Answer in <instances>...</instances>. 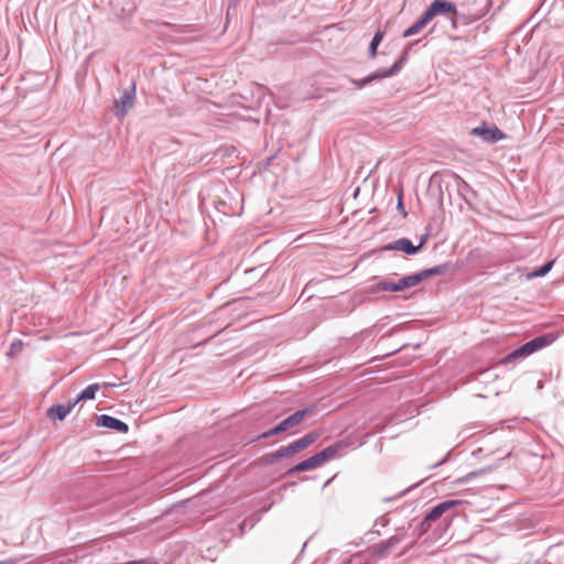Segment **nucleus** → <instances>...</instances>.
<instances>
[{
    "instance_id": "obj_1",
    "label": "nucleus",
    "mask_w": 564,
    "mask_h": 564,
    "mask_svg": "<svg viewBox=\"0 0 564 564\" xmlns=\"http://www.w3.org/2000/svg\"><path fill=\"white\" fill-rule=\"evenodd\" d=\"M317 412L316 405H310L306 408H303L301 410L295 411L288 417H285L283 421H281L279 424H276L274 427L270 429L269 431L260 434L257 438H269L271 436L278 435L283 432L291 431L292 429L296 427L305 417L315 415Z\"/></svg>"
},
{
    "instance_id": "obj_2",
    "label": "nucleus",
    "mask_w": 564,
    "mask_h": 564,
    "mask_svg": "<svg viewBox=\"0 0 564 564\" xmlns=\"http://www.w3.org/2000/svg\"><path fill=\"white\" fill-rule=\"evenodd\" d=\"M416 43L415 42H412L410 43L405 48L404 51L402 52L401 56L399 57V59L389 68H381V69H378L376 72H373L372 74L366 76L365 78L362 79H350V82L356 85V87L358 89H362L366 85L375 82V80H379V79H383V78H387V77H391L395 74H398L402 67L404 66V64L406 63L408 61V57H409V53L411 51V47L412 45H414Z\"/></svg>"
},
{
    "instance_id": "obj_3",
    "label": "nucleus",
    "mask_w": 564,
    "mask_h": 564,
    "mask_svg": "<svg viewBox=\"0 0 564 564\" xmlns=\"http://www.w3.org/2000/svg\"><path fill=\"white\" fill-rule=\"evenodd\" d=\"M431 21L437 17L443 15L445 19L451 21L452 28L457 29V15L458 11L456 4L448 0H434L425 10Z\"/></svg>"
},
{
    "instance_id": "obj_4",
    "label": "nucleus",
    "mask_w": 564,
    "mask_h": 564,
    "mask_svg": "<svg viewBox=\"0 0 564 564\" xmlns=\"http://www.w3.org/2000/svg\"><path fill=\"white\" fill-rule=\"evenodd\" d=\"M135 83L123 91L120 99L115 101V112L118 118H123L133 107L135 100Z\"/></svg>"
},
{
    "instance_id": "obj_5",
    "label": "nucleus",
    "mask_w": 564,
    "mask_h": 564,
    "mask_svg": "<svg viewBox=\"0 0 564 564\" xmlns=\"http://www.w3.org/2000/svg\"><path fill=\"white\" fill-rule=\"evenodd\" d=\"M404 540V533L400 532L399 530L397 533L392 536H390L388 540L376 544L372 550V555L376 558H383L386 557L397 545H399Z\"/></svg>"
},
{
    "instance_id": "obj_6",
    "label": "nucleus",
    "mask_w": 564,
    "mask_h": 564,
    "mask_svg": "<svg viewBox=\"0 0 564 564\" xmlns=\"http://www.w3.org/2000/svg\"><path fill=\"white\" fill-rule=\"evenodd\" d=\"M471 134L480 137L485 142L496 143L505 139L506 134L496 126L488 127L485 122L471 130Z\"/></svg>"
},
{
    "instance_id": "obj_7",
    "label": "nucleus",
    "mask_w": 564,
    "mask_h": 564,
    "mask_svg": "<svg viewBox=\"0 0 564 564\" xmlns=\"http://www.w3.org/2000/svg\"><path fill=\"white\" fill-rule=\"evenodd\" d=\"M96 425L106 427L109 430H115L122 434H126L129 432V426L127 423H124L123 421H121L117 417L110 416L108 414L98 415L96 417Z\"/></svg>"
},
{
    "instance_id": "obj_8",
    "label": "nucleus",
    "mask_w": 564,
    "mask_h": 564,
    "mask_svg": "<svg viewBox=\"0 0 564 564\" xmlns=\"http://www.w3.org/2000/svg\"><path fill=\"white\" fill-rule=\"evenodd\" d=\"M460 500H445L434 506L426 514V522H434L438 520L445 512L451 510L453 507L460 505Z\"/></svg>"
},
{
    "instance_id": "obj_9",
    "label": "nucleus",
    "mask_w": 564,
    "mask_h": 564,
    "mask_svg": "<svg viewBox=\"0 0 564 564\" xmlns=\"http://www.w3.org/2000/svg\"><path fill=\"white\" fill-rule=\"evenodd\" d=\"M382 251L401 250L406 254H415L419 251V247L414 246L408 238H400L393 242L382 246Z\"/></svg>"
},
{
    "instance_id": "obj_10",
    "label": "nucleus",
    "mask_w": 564,
    "mask_h": 564,
    "mask_svg": "<svg viewBox=\"0 0 564 564\" xmlns=\"http://www.w3.org/2000/svg\"><path fill=\"white\" fill-rule=\"evenodd\" d=\"M322 465H323V462L319 458V455L317 453V454L311 456L310 458H307V459L296 464L292 468H290L286 471V475L292 476V475H294L296 473H303V471H307V470H313V469H316V468L321 467Z\"/></svg>"
},
{
    "instance_id": "obj_11",
    "label": "nucleus",
    "mask_w": 564,
    "mask_h": 564,
    "mask_svg": "<svg viewBox=\"0 0 564 564\" xmlns=\"http://www.w3.org/2000/svg\"><path fill=\"white\" fill-rule=\"evenodd\" d=\"M405 289H409L406 285V281L404 278L400 279L398 282L391 281H381L371 286V291L373 293L378 292H400Z\"/></svg>"
},
{
    "instance_id": "obj_12",
    "label": "nucleus",
    "mask_w": 564,
    "mask_h": 564,
    "mask_svg": "<svg viewBox=\"0 0 564 564\" xmlns=\"http://www.w3.org/2000/svg\"><path fill=\"white\" fill-rule=\"evenodd\" d=\"M318 437L319 434L317 432H311L305 434L303 437L290 443L293 454L304 451L310 445H312Z\"/></svg>"
},
{
    "instance_id": "obj_13",
    "label": "nucleus",
    "mask_w": 564,
    "mask_h": 564,
    "mask_svg": "<svg viewBox=\"0 0 564 564\" xmlns=\"http://www.w3.org/2000/svg\"><path fill=\"white\" fill-rule=\"evenodd\" d=\"M348 445L349 444L346 441H339L337 443H334L318 453L319 458L322 459L323 464H325L329 459L335 458L338 452L343 448L348 447Z\"/></svg>"
},
{
    "instance_id": "obj_14",
    "label": "nucleus",
    "mask_w": 564,
    "mask_h": 564,
    "mask_svg": "<svg viewBox=\"0 0 564 564\" xmlns=\"http://www.w3.org/2000/svg\"><path fill=\"white\" fill-rule=\"evenodd\" d=\"M454 269H455V267H454L453 262L447 261L442 264L435 265L433 268L422 270L421 272L425 280L427 278L435 276V275H445L449 272H453Z\"/></svg>"
},
{
    "instance_id": "obj_15",
    "label": "nucleus",
    "mask_w": 564,
    "mask_h": 564,
    "mask_svg": "<svg viewBox=\"0 0 564 564\" xmlns=\"http://www.w3.org/2000/svg\"><path fill=\"white\" fill-rule=\"evenodd\" d=\"M552 343V339L547 335H542L533 338L532 340L523 344L524 349L527 350L528 355L546 347Z\"/></svg>"
},
{
    "instance_id": "obj_16",
    "label": "nucleus",
    "mask_w": 564,
    "mask_h": 564,
    "mask_svg": "<svg viewBox=\"0 0 564 564\" xmlns=\"http://www.w3.org/2000/svg\"><path fill=\"white\" fill-rule=\"evenodd\" d=\"M429 22H431V19L424 11L422 15L403 32V37H410L412 35L417 34L429 24Z\"/></svg>"
},
{
    "instance_id": "obj_17",
    "label": "nucleus",
    "mask_w": 564,
    "mask_h": 564,
    "mask_svg": "<svg viewBox=\"0 0 564 564\" xmlns=\"http://www.w3.org/2000/svg\"><path fill=\"white\" fill-rule=\"evenodd\" d=\"M69 413V406L64 404H54L47 409L46 416L52 421H63Z\"/></svg>"
},
{
    "instance_id": "obj_18",
    "label": "nucleus",
    "mask_w": 564,
    "mask_h": 564,
    "mask_svg": "<svg viewBox=\"0 0 564 564\" xmlns=\"http://www.w3.org/2000/svg\"><path fill=\"white\" fill-rule=\"evenodd\" d=\"M294 455L292 449H291V446L290 444L286 445V446H281L279 449H276L275 452L269 454L267 456V460L268 463L270 464H274L276 463L278 460L284 458V457H289V456H292Z\"/></svg>"
},
{
    "instance_id": "obj_19",
    "label": "nucleus",
    "mask_w": 564,
    "mask_h": 564,
    "mask_svg": "<svg viewBox=\"0 0 564 564\" xmlns=\"http://www.w3.org/2000/svg\"><path fill=\"white\" fill-rule=\"evenodd\" d=\"M99 383H91L87 386L78 395L77 400H93L95 399V394L100 390Z\"/></svg>"
},
{
    "instance_id": "obj_20",
    "label": "nucleus",
    "mask_w": 564,
    "mask_h": 564,
    "mask_svg": "<svg viewBox=\"0 0 564 564\" xmlns=\"http://www.w3.org/2000/svg\"><path fill=\"white\" fill-rule=\"evenodd\" d=\"M384 36V32L383 31H377L375 33V35L372 36V40L369 44V56L371 58H375L376 55H377V48L379 46V44L381 43L382 39Z\"/></svg>"
},
{
    "instance_id": "obj_21",
    "label": "nucleus",
    "mask_w": 564,
    "mask_h": 564,
    "mask_svg": "<svg viewBox=\"0 0 564 564\" xmlns=\"http://www.w3.org/2000/svg\"><path fill=\"white\" fill-rule=\"evenodd\" d=\"M528 356L529 355H528L527 350L524 349V347L522 345L521 347L514 349L509 355H507L506 358L503 359V362L505 364H509V362H511L514 359L522 358V357H528Z\"/></svg>"
},
{
    "instance_id": "obj_22",
    "label": "nucleus",
    "mask_w": 564,
    "mask_h": 564,
    "mask_svg": "<svg viewBox=\"0 0 564 564\" xmlns=\"http://www.w3.org/2000/svg\"><path fill=\"white\" fill-rule=\"evenodd\" d=\"M489 470H490L489 467L488 468H480V469H477V470H473V471L468 473L466 476L456 479L455 484H464V482H466V481H468V480H470V479H473V478H475L477 476H480V475H482V474H485V473H487Z\"/></svg>"
},
{
    "instance_id": "obj_23",
    "label": "nucleus",
    "mask_w": 564,
    "mask_h": 564,
    "mask_svg": "<svg viewBox=\"0 0 564 564\" xmlns=\"http://www.w3.org/2000/svg\"><path fill=\"white\" fill-rule=\"evenodd\" d=\"M554 262H555L554 260H551V261L546 262V263H545V264H543L542 267H540V268H538L536 270H534V271L530 274V276H533V278H540V276H544V275H546V274L551 271V269H552V267H553Z\"/></svg>"
},
{
    "instance_id": "obj_24",
    "label": "nucleus",
    "mask_w": 564,
    "mask_h": 564,
    "mask_svg": "<svg viewBox=\"0 0 564 564\" xmlns=\"http://www.w3.org/2000/svg\"><path fill=\"white\" fill-rule=\"evenodd\" d=\"M405 281H406V285L408 288H413L415 285H417L419 283H421L422 281H424V278L422 275V272H417V273H414V274H411V275H406L404 276Z\"/></svg>"
},
{
    "instance_id": "obj_25",
    "label": "nucleus",
    "mask_w": 564,
    "mask_h": 564,
    "mask_svg": "<svg viewBox=\"0 0 564 564\" xmlns=\"http://www.w3.org/2000/svg\"><path fill=\"white\" fill-rule=\"evenodd\" d=\"M454 178L457 181V186H458V191L460 192L462 189H470V186L469 184L464 181L459 175H457L456 173H452Z\"/></svg>"
},
{
    "instance_id": "obj_26",
    "label": "nucleus",
    "mask_w": 564,
    "mask_h": 564,
    "mask_svg": "<svg viewBox=\"0 0 564 564\" xmlns=\"http://www.w3.org/2000/svg\"><path fill=\"white\" fill-rule=\"evenodd\" d=\"M397 208L404 217L408 215L402 202V194H399Z\"/></svg>"
},
{
    "instance_id": "obj_27",
    "label": "nucleus",
    "mask_w": 564,
    "mask_h": 564,
    "mask_svg": "<svg viewBox=\"0 0 564 564\" xmlns=\"http://www.w3.org/2000/svg\"><path fill=\"white\" fill-rule=\"evenodd\" d=\"M431 523H432V522H426V521H425V518H424V519L421 521L420 527H419V529H420V534L425 533V532L431 528Z\"/></svg>"
},
{
    "instance_id": "obj_28",
    "label": "nucleus",
    "mask_w": 564,
    "mask_h": 564,
    "mask_svg": "<svg viewBox=\"0 0 564 564\" xmlns=\"http://www.w3.org/2000/svg\"><path fill=\"white\" fill-rule=\"evenodd\" d=\"M23 558L24 557H9V558L0 561V564H18Z\"/></svg>"
},
{
    "instance_id": "obj_29",
    "label": "nucleus",
    "mask_w": 564,
    "mask_h": 564,
    "mask_svg": "<svg viewBox=\"0 0 564 564\" xmlns=\"http://www.w3.org/2000/svg\"><path fill=\"white\" fill-rule=\"evenodd\" d=\"M429 237H430V234L426 232L424 234L421 238H420V242L419 245H416V247H419V251L422 249V247L429 240Z\"/></svg>"
},
{
    "instance_id": "obj_30",
    "label": "nucleus",
    "mask_w": 564,
    "mask_h": 564,
    "mask_svg": "<svg viewBox=\"0 0 564 564\" xmlns=\"http://www.w3.org/2000/svg\"><path fill=\"white\" fill-rule=\"evenodd\" d=\"M80 400H77V397L73 400H69L65 405L66 406H69V412H72V410L76 406V404L79 402Z\"/></svg>"
},
{
    "instance_id": "obj_31",
    "label": "nucleus",
    "mask_w": 564,
    "mask_h": 564,
    "mask_svg": "<svg viewBox=\"0 0 564 564\" xmlns=\"http://www.w3.org/2000/svg\"><path fill=\"white\" fill-rule=\"evenodd\" d=\"M448 455H449V453H448L446 456H448ZM446 459H447V457H445V458L441 459L440 462H437V463L433 464V465L431 466V468H436V467H438V466L443 465V464L446 462Z\"/></svg>"
},
{
    "instance_id": "obj_32",
    "label": "nucleus",
    "mask_w": 564,
    "mask_h": 564,
    "mask_svg": "<svg viewBox=\"0 0 564 564\" xmlns=\"http://www.w3.org/2000/svg\"><path fill=\"white\" fill-rule=\"evenodd\" d=\"M21 347H22V343L21 341H14L11 345V348H21Z\"/></svg>"
}]
</instances>
